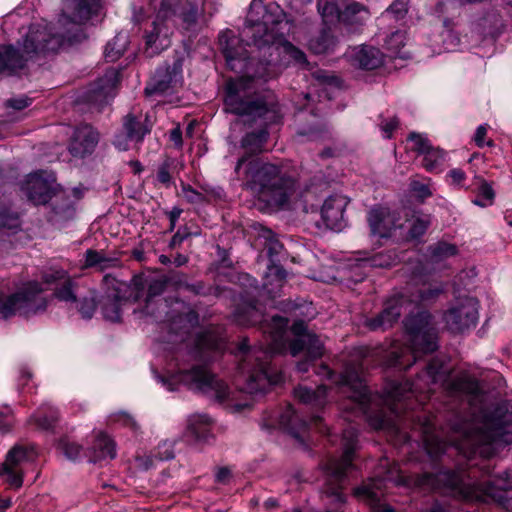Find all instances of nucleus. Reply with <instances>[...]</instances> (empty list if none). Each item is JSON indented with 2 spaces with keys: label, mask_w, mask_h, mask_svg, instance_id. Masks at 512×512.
Segmentation results:
<instances>
[{
  "label": "nucleus",
  "mask_w": 512,
  "mask_h": 512,
  "mask_svg": "<svg viewBox=\"0 0 512 512\" xmlns=\"http://www.w3.org/2000/svg\"><path fill=\"white\" fill-rule=\"evenodd\" d=\"M374 350L368 347L354 349L341 373L337 374L327 365L322 364L317 368L316 374L331 383L337 385L341 391L347 394L351 401V409L363 415L368 424L375 430L392 428L395 418H408L409 410L423 405L428 394L433 391L432 386L441 384L446 388L448 383V370L439 359H432L425 370L417 375L416 380L410 382H388L384 388L382 402L390 411L387 413L384 407H373L371 393L365 382L364 373L373 364Z\"/></svg>",
  "instance_id": "f257e3e1"
},
{
  "label": "nucleus",
  "mask_w": 512,
  "mask_h": 512,
  "mask_svg": "<svg viewBox=\"0 0 512 512\" xmlns=\"http://www.w3.org/2000/svg\"><path fill=\"white\" fill-rule=\"evenodd\" d=\"M168 287L166 275H135L131 280L134 293L133 301H138L145 290V304L141 312L155 320H164L168 330V342L180 344L176 352V361L188 357L191 361L209 362L213 354L222 352L225 342L222 337L211 331L192 336L191 332L199 325V314L195 310L175 313L168 310L167 300L158 298Z\"/></svg>",
  "instance_id": "f03ea898"
},
{
  "label": "nucleus",
  "mask_w": 512,
  "mask_h": 512,
  "mask_svg": "<svg viewBox=\"0 0 512 512\" xmlns=\"http://www.w3.org/2000/svg\"><path fill=\"white\" fill-rule=\"evenodd\" d=\"M284 20L285 13L279 5L251 2L240 35L247 46L255 47L258 52V67L253 77L269 78L276 68L307 64L305 53L286 40Z\"/></svg>",
  "instance_id": "7ed1b4c3"
},
{
  "label": "nucleus",
  "mask_w": 512,
  "mask_h": 512,
  "mask_svg": "<svg viewBox=\"0 0 512 512\" xmlns=\"http://www.w3.org/2000/svg\"><path fill=\"white\" fill-rule=\"evenodd\" d=\"M233 318L241 326L261 323L264 333L269 334L265 347H250L247 338H243L237 347L241 357L238 370L245 380L244 390L249 394L265 393L271 385L282 381V374L271 366V357L284 346L288 320L275 315L269 323H263V314L255 301L238 305Z\"/></svg>",
  "instance_id": "20e7f679"
},
{
  "label": "nucleus",
  "mask_w": 512,
  "mask_h": 512,
  "mask_svg": "<svg viewBox=\"0 0 512 512\" xmlns=\"http://www.w3.org/2000/svg\"><path fill=\"white\" fill-rule=\"evenodd\" d=\"M224 110L243 118L245 124L260 126V129L246 133L241 139V147L252 153L262 151L269 137L267 127L278 123L282 117L274 96L258 93L250 76L226 82Z\"/></svg>",
  "instance_id": "39448f33"
},
{
  "label": "nucleus",
  "mask_w": 512,
  "mask_h": 512,
  "mask_svg": "<svg viewBox=\"0 0 512 512\" xmlns=\"http://www.w3.org/2000/svg\"><path fill=\"white\" fill-rule=\"evenodd\" d=\"M244 165L247 187L256 192L258 199L267 207L276 210H294L301 206L305 208L298 181L283 172L281 167L245 154L235 165L237 175H240Z\"/></svg>",
  "instance_id": "423d86ee"
},
{
  "label": "nucleus",
  "mask_w": 512,
  "mask_h": 512,
  "mask_svg": "<svg viewBox=\"0 0 512 512\" xmlns=\"http://www.w3.org/2000/svg\"><path fill=\"white\" fill-rule=\"evenodd\" d=\"M68 34L69 30L56 31L50 24L30 25L23 41L18 42L19 48L8 45L0 49V74H14L37 55L57 52L64 41L70 39Z\"/></svg>",
  "instance_id": "0eeeda50"
},
{
  "label": "nucleus",
  "mask_w": 512,
  "mask_h": 512,
  "mask_svg": "<svg viewBox=\"0 0 512 512\" xmlns=\"http://www.w3.org/2000/svg\"><path fill=\"white\" fill-rule=\"evenodd\" d=\"M428 320L429 315L425 313L409 315L404 320L410 346L391 351L385 361L387 367L406 370L416 362L418 354L432 353L437 349V337Z\"/></svg>",
  "instance_id": "6e6552de"
},
{
  "label": "nucleus",
  "mask_w": 512,
  "mask_h": 512,
  "mask_svg": "<svg viewBox=\"0 0 512 512\" xmlns=\"http://www.w3.org/2000/svg\"><path fill=\"white\" fill-rule=\"evenodd\" d=\"M358 430L348 426L342 433L343 454L339 459H329L323 466L324 483L322 494L330 504L341 505L346 502L343 493L347 479V471L353 467V459L358 449Z\"/></svg>",
  "instance_id": "1a4fd4ad"
},
{
  "label": "nucleus",
  "mask_w": 512,
  "mask_h": 512,
  "mask_svg": "<svg viewBox=\"0 0 512 512\" xmlns=\"http://www.w3.org/2000/svg\"><path fill=\"white\" fill-rule=\"evenodd\" d=\"M178 371L167 377L155 374L156 379L168 391L173 392L178 389L179 384H183L188 389L215 397L218 401H224L229 395V387L221 379H218L208 369L201 365H192L190 369L181 367L178 363Z\"/></svg>",
  "instance_id": "9d476101"
},
{
  "label": "nucleus",
  "mask_w": 512,
  "mask_h": 512,
  "mask_svg": "<svg viewBox=\"0 0 512 512\" xmlns=\"http://www.w3.org/2000/svg\"><path fill=\"white\" fill-rule=\"evenodd\" d=\"M43 291L40 283L31 281L6 298L0 295V316L4 319L16 314L30 317L44 312L48 302Z\"/></svg>",
  "instance_id": "9b49d317"
},
{
  "label": "nucleus",
  "mask_w": 512,
  "mask_h": 512,
  "mask_svg": "<svg viewBox=\"0 0 512 512\" xmlns=\"http://www.w3.org/2000/svg\"><path fill=\"white\" fill-rule=\"evenodd\" d=\"M461 434L463 437L461 443H455V439L450 435V446H455L459 450L467 449L471 453H484L486 451L484 447L497 442L504 436V427L499 421L485 416L466 425Z\"/></svg>",
  "instance_id": "f8f14e48"
},
{
  "label": "nucleus",
  "mask_w": 512,
  "mask_h": 512,
  "mask_svg": "<svg viewBox=\"0 0 512 512\" xmlns=\"http://www.w3.org/2000/svg\"><path fill=\"white\" fill-rule=\"evenodd\" d=\"M291 331L295 339L290 343V353L292 356L305 353V359L299 361L296 366L299 372L305 373L309 370L311 362L324 354V344L315 333L307 330V324L303 320L295 321Z\"/></svg>",
  "instance_id": "ddd939ff"
},
{
  "label": "nucleus",
  "mask_w": 512,
  "mask_h": 512,
  "mask_svg": "<svg viewBox=\"0 0 512 512\" xmlns=\"http://www.w3.org/2000/svg\"><path fill=\"white\" fill-rule=\"evenodd\" d=\"M479 320V301L469 295H459L450 303V336L470 333Z\"/></svg>",
  "instance_id": "4468645a"
},
{
  "label": "nucleus",
  "mask_w": 512,
  "mask_h": 512,
  "mask_svg": "<svg viewBox=\"0 0 512 512\" xmlns=\"http://www.w3.org/2000/svg\"><path fill=\"white\" fill-rule=\"evenodd\" d=\"M33 446L16 445L6 455L5 461L0 465V476L13 488L23 485V464L36 458Z\"/></svg>",
  "instance_id": "2eb2a0df"
},
{
  "label": "nucleus",
  "mask_w": 512,
  "mask_h": 512,
  "mask_svg": "<svg viewBox=\"0 0 512 512\" xmlns=\"http://www.w3.org/2000/svg\"><path fill=\"white\" fill-rule=\"evenodd\" d=\"M262 236L265 238L264 246L270 260V264L268 265L267 272L265 274L263 288L266 289L268 293H272L274 292V288H268V285L272 284L270 282V278H273L276 282L275 288L278 289L282 286L287 276L286 270L280 265V262L284 259L285 251L283 244L271 230H264Z\"/></svg>",
  "instance_id": "dca6fc26"
},
{
  "label": "nucleus",
  "mask_w": 512,
  "mask_h": 512,
  "mask_svg": "<svg viewBox=\"0 0 512 512\" xmlns=\"http://www.w3.org/2000/svg\"><path fill=\"white\" fill-rule=\"evenodd\" d=\"M203 13L204 2L202 0H162L157 18L165 20L178 17L188 28L195 25Z\"/></svg>",
  "instance_id": "f3484780"
},
{
  "label": "nucleus",
  "mask_w": 512,
  "mask_h": 512,
  "mask_svg": "<svg viewBox=\"0 0 512 512\" xmlns=\"http://www.w3.org/2000/svg\"><path fill=\"white\" fill-rule=\"evenodd\" d=\"M55 183L54 173L39 170L27 176L23 190L26 192L28 199L35 205L46 204L57 193Z\"/></svg>",
  "instance_id": "a211bd4d"
},
{
  "label": "nucleus",
  "mask_w": 512,
  "mask_h": 512,
  "mask_svg": "<svg viewBox=\"0 0 512 512\" xmlns=\"http://www.w3.org/2000/svg\"><path fill=\"white\" fill-rule=\"evenodd\" d=\"M219 44L228 67L237 73H250L252 64L245 48L239 45V40L231 30L219 34Z\"/></svg>",
  "instance_id": "6ab92c4d"
},
{
  "label": "nucleus",
  "mask_w": 512,
  "mask_h": 512,
  "mask_svg": "<svg viewBox=\"0 0 512 512\" xmlns=\"http://www.w3.org/2000/svg\"><path fill=\"white\" fill-rule=\"evenodd\" d=\"M182 82V60L177 59L173 65H163L157 68L151 82L145 87V94H164L173 90Z\"/></svg>",
  "instance_id": "aec40b11"
},
{
  "label": "nucleus",
  "mask_w": 512,
  "mask_h": 512,
  "mask_svg": "<svg viewBox=\"0 0 512 512\" xmlns=\"http://www.w3.org/2000/svg\"><path fill=\"white\" fill-rule=\"evenodd\" d=\"M120 80V73L115 68L107 69L104 75L86 92L87 102L102 109L115 96V89Z\"/></svg>",
  "instance_id": "412c9836"
},
{
  "label": "nucleus",
  "mask_w": 512,
  "mask_h": 512,
  "mask_svg": "<svg viewBox=\"0 0 512 512\" xmlns=\"http://www.w3.org/2000/svg\"><path fill=\"white\" fill-rule=\"evenodd\" d=\"M100 8V0H68L59 19V25L82 24L96 14Z\"/></svg>",
  "instance_id": "4be33fe9"
},
{
  "label": "nucleus",
  "mask_w": 512,
  "mask_h": 512,
  "mask_svg": "<svg viewBox=\"0 0 512 512\" xmlns=\"http://www.w3.org/2000/svg\"><path fill=\"white\" fill-rule=\"evenodd\" d=\"M404 302L402 295L388 299L382 311L376 316L366 319L365 325L372 331L386 330L392 327L401 316Z\"/></svg>",
  "instance_id": "5701e85b"
},
{
  "label": "nucleus",
  "mask_w": 512,
  "mask_h": 512,
  "mask_svg": "<svg viewBox=\"0 0 512 512\" xmlns=\"http://www.w3.org/2000/svg\"><path fill=\"white\" fill-rule=\"evenodd\" d=\"M99 141L97 131L90 125H82L75 129L69 144L72 156L83 158L92 154Z\"/></svg>",
  "instance_id": "b1692460"
},
{
  "label": "nucleus",
  "mask_w": 512,
  "mask_h": 512,
  "mask_svg": "<svg viewBox=\"0 0 512 512\" xmlns=\"http://www.w3.org/2000/svg\"><path fill=\"white\" fill-rule=\"evenodd\" d=\"M348 204L342 195L329 196L321 208V216L327 228L340 231L345 226V208Z\"/></svg>",
  "instance_id": "393cba45"
},
{
  "label": "nucleus",
  "mask_w": 512,
  "mask_h": 512,
  "mask_svg": "<svg viewBox=\"0 0 512 512\" xmlns=\"http://www.w3.org/2000/svg\"><path fill=\"white\" fill-rule=\"evenodd\" d=\"M387 477H375L354 489V495L369 503L375 508V512H396L389 505H380L383 496L384 482Z\"/></svg>",
  "instance_id": "a878e982"
},
{
  "label": "nucleus",
  "mask_w": 512,
  "mask_h": 512,
  "mask_svg": "<svg viewBox=\"0 0 512 512\" xmlns=\"http://www.w3.org/2000/svg\"><path fill=\"white\" fill-rule=\"evenodd\" d=\"M425 451L432 464L436 466L442 455L446 452L447 444L435 432V426L427 418H423L419 426Z\"/></svg>",
  "instance_id": "bb28decb"
},
{
  "label": "nucleus",
  "mask_w": 512,
  "mask_h": 512,
  "mask_svg": "<svg viewBox=\"0 0 512 512\" xmlns=\"http://www.w3.org/2000/svg\"><path fill=\"white\" fill-rule=\"evenodd\" d=\"M368 223L371 235L379 238H388L392 230L401 227L395 223V216L382 207H375L369 211Z\"/></svg>",
  "instance_id": "cd10ccee"
},
{
  "label": "nucleus",
  "mask_w": 512,
  "mask_h": 512,
  "mask_svg": "<svg viewBox=\"0 0 512 512\" xmlns=\"http://www.w3.org/2000/svg\"><path fill=\"white\" fill-rule=\"evenodd\" d=\"M211 418L208 415H193L188 420V426L185 433L187 441L192 444L208 443L212 434L209 425Z\"/></svg>",
  "instance_id": "c85d7f7f"
},
{
  "label": "nucleus",
  "mask_w": 512,
  "mask_h": 512,
  "mask_svg": "<svg viewBox=\"0 0 512 512\" xmlns=\"http://www.w3.org/2000/svg\"><path fill=\"white\" fill-rule=\"evenodd\" d=\"M85 456L88 458L89 462L93 463L106 459H114L116 457L115 443L106 434L100 432L97 434Z\"/></svg>",
  "instance_id": "c756f323"
},
{
  "label": "nucleus",
  "mask_w": 512,
  "mask_h": 512,
  "mask_svg": "<svg viewBox=\"0 0 512 512\" xmlns=\"http://www.w3.org/2000/svg\"><path fill=\"white\" fill-rule=\"evenodd\" d=\"M369 18L370 12L367 6L355 1L347 3L339 16V20L350 29L364 25Z\"/></svg>",
  "instance_id": "7c9ffc66"
},
{
  "label": "nucleus",
  "mask_w": 512,
  "mask_h": 512,
  "mask_svg": "<svg viewBox=\"0 0 512 512\" xmlns=\"http://www.w3.org/2000/svg\"><path fill=\"white\" fill-rule=\"evenodd\" d=\"M123 129L130 141L139 143L150 133L151 124L147 116L142 119L141 116L137 117L130 113L123 118Z\"/></svg>",
  "instance_id": "2f4dec72"
},
{
  "label": "nucleus",
  "mask_w": 512,
  "mask_h": 512,
  "mask_svg": "<svg viewBox=\"0 0 512 512\" xmlns=\"http://www.w3.org/2000/svg\"><path fill=\"white\" fill-rule=\"evenodd\" d=\"M353 62L361 69L373 70L383 63V54L378 48L362 46L353 55Z\"/></svg>",
  "instance_id": "473e14b6"
},
{
  "label": "nucleus",
  "mask_w": 512,
  "mask_h": 512,
  "mask_svg": "<svg viewBox=\"0 0 512 512\" xmlns=\"http://www.w3.org/2000/svg\"><path fill=\"white\" fill-rule=\"evenodd\" d=\"M414 483L424 491H436L448 485V472L444 470L423 472L416 475Z\"/></svg>",
  "instance_id": "72a5a7b5"
},
{
  "label": "nucleus",
  "mask_w": 512,
  "mask_h": 512,
  "mask_svg": "<svg viewBox=\"0 0 512 512\" xmlns=\"http://www.w3.org/2000/svg\"><path fill=\"white\" fill-rule=\"evenodd\" d=\"M279 424L296 439L300 438V432L308 426L307 421L300 418L291 405H288L279 416Z\"/></svg>",
  "instance_id": "f704fd0d"
},
{
  "label": "nucleus",
  "mask_w": 512,
  "mask_h": 512,
  "mask_svg": "<svg viewBox=\"0 0 512 512\" xmlns=\"http://www.w3.org/2000/svg\"><path fill=\"white\" fill-rule=\"evenodd\" d=\"M327 387L319 385L316 390L306 386H299L294 390V396L300 402L315 407H323L326 403Z\"/></svg>",
  "instance_id": "c9c22d12"
},
{
  "label": "nucleus",
  "mask_w": 512,
  "mask_h": 512,
  "mask_svg": "<svg viewBox=\"0 0 512 512\" xmlns=\"http://www.w3.org/2000/svg\"><path fill=\"white\" fill-rule=\"evenodd\" d=\"M123 300L118 292L102 297L101 312L107 321L119 322L121 320V303Z\"/></svg>",
  "instance_id": "e433bc0d"
},
{
  "label": "nucleus",
  "mask_w": 512,
  "mask_h": 512,
  "mask_svg": "<svg viewBox=\"0 0 512 512\" xmlns=\"http://www.w3.org/2000/svg\"><path fill=\"white\" fill-rule=\"evenodd\" d=\"M129 44V37L127 33L120 32L109 41L105 47L104 55L105 59L109 62L118 60L125 52Z\"/></svg>",
  "instance_id": "4c0bfd02"
},
{
  "label": "nucleus",
  "mask_w": 512,
  "mask_h": 512,
  "mask_svg": "<svg viewBox=\"0 0 512 512\" xmlns=\"http://www.w3.org/2000/svg\"><path fill=\"white\" fill-rule=\"evenodd\" d=\"M445 161V151L432 146L422 156L421 165L422 167L431 173H438L443 171Z\"/></svg>",
  "instance_id": "58836bf2"
},
{
  "label": "nucleus",
  "mask_w": 512,
  "mask_h": 512,
  "mask_svg": "<svg viewBox=\"0 0 512 512\" xmlns=\"http://www.w3.org/2000/svg\"><path fill=\"white\" fill-rule=\"evenodd\" d=\"M336 45V39L329 29H323L320 33L311 38L309 47L315 54H324L332 51Z\"/></svg>",
  "instance_id": "ea45409f"
},
{
  "label": "nucleus",
  "mask_w": 512,
  "mask_h": 512,
  "mask_svg": "<svg viewBox=\"0 0 512 512\" xmlns=\"http://www.w3.org/2000/svg\"><path fill=\"white\" fill-rule=\"evenodd\" d=\"M21 221L18 213L0 206V232L7 235L15 234L20 230Z\"/></svg>",
  "instance_id": "a19ab883"
},
{
  "label": "nucleus",
  "mask_w": 512,
  "mask_h": 512,
  "mask_svg": "<svg viewBox=\"0 0 512 512\" xmlns=\"http://www.w3.org/2000/svg\"><path fill=\"white\" fill-rule=\"evenodd\" d=\"M450 497H460L464 500H474L478 499L480 495L478 494L477 490L474 486H471L470 484H466L464 482L457 483L456 477L453 473L450 472Z\"/></svg>",
  "instance_id": "79ce46f5"
},
{
  "label": "nucleus",
  "mask_w": 512,
  "mask_h": 512,
  "mask_svg": "<svg viewBox=\"0 0 512 512\" xmlns=\"http://www.w3.org/2000/svg\"><path fill=\"white\" fill-rule=\"evenodd\" d=\"M52 203V211L55 216L60 219H69L74 214V207L72 201L67 197L64 198L61 192H57L54 196Z\"/></svg>",
  "instance_id": "37998d69"
},
{
  "label": "nucleus",
  "mask_w": 512,
  "mask_h": 512,
  "mask_svg": "<svg viewBox=\"0 0 512 512\" xmlns=\"http://www.w3.org/2000/svg\"><path fill=\"white\" fill-rule=\"evenodd\" d=\"M58 449L70 461H77L86 454V452H84L83 447L80 444L71 441L68 438H63L59 441Z\"/></svg>",
  "instance_id": "c03bdc74"
},
{
  "label": "nucleus",
  "mask_w": 512,
  "mask_h": 512,
  "mask_svg": "<svg viewBox=\"0 0 512 512\" xmlns=\"http://www.w3.org/2000/svg\"><path fill=\"white\" fill-rule=\"evenodd\" d=\"M31 420L35 423L38 429L50 431L58 421V412L53 408H49L47 412H39L34 415Z\"/></svg>",
  "instance_id": "a18cd8bd"
},
{
  "label": "nucleus",
  "mask_w": 512,
  "mask_h": 512,
  "mask_svg": "<svg viewBox=\"0 0 512 512\" xmlns=\"http://www.w3.org/2000/svg\"><path fill=\"white\" fill-rule=\"evenodd\" d=\"M317 8L324 22L339 20L340 11L336 0H317Z\"/></svg>",
  "instance_id": "49530a36"
},
{
  "label": "nucleus",
  "mask_w": 512,
  "mask_h": 512,
  "mask_svg": "<svg viewBox=\"0 0 512 512\" xmlns=\"http://www.w3.org/2000/svg\"><path fill=\"white\" fill-rule=\"evenodd\" d=\"M407 141L411 144L410 150L417 156H423L433 146L425 134L417 132H411Z\"/></svg>",
  "instance_id": "de8ad7c7"
},
{
  "label": "nucleus",
  "mask_w": 512,
  "mask_h": 512,
  "mask_svg": "<svg viewBox=\"0 0 512 512\" xmlns=\"http://www.w3.org/2000/svg\"><path fill=\"white\" fill-rule=\"evenodd\" d=\"M406 36L403 31H395L385 39V46L394 56L404 58L401 49L405 46Z\"/></svg>",
  "instance_id": "09e8293b"
},
{
  "label": "nucleus",
  "mask_w": 512,
  "mask_h": 512,
  "mask_svg": "<svg viewBox=\"0 0 512 512\" xmlns=\"http://www.w3.org/2000/svg\"><path fill=\"white\" fill-rule=\"evenodd\" d=\"M74 287V282L68 277L59 286L55 287L54 295L60 301L75 302L77 297Z\"/></svg>",
  "instance_id": "8fccbe9b"
},
{
  "label": "nucleus",
  "mask_w": 512,
  "mask_h": 512,
  "mask_svg": "<svg viewBox=\"0 0 512 512\" xmlns=\"http://www.w3.org/2000/svg\"><path fill=\"white\" fill-rule=\"evenodd\" d=\"M407 12L408 6L404 0H394L383 12V17L399 21L405 18Z\"/></svg>",
  "instance_id": "3c124183"
},
{
  "label": "nucleus",
  "mask_w": 512,
  "mask_h": 512,
  "mask_svg": "<svg viewBox=\"0 0 512 512\" xmlns=\"http://www.w3.org/2000/svg\"><path fill=\"white\" fill-rule=\"evenodd\" d=\"M495 192L491 185L486 181H482L478 188V196L472 202L480 207H487L494 201Z\"/></svg>",
  "instance_id": "603ef678"
},
{
  "label": "nucleus",
  "mask_w": 512,
  "mask_h": 512,
  "mask_svg": "<svg viewBox=\"0 0 512 512\" xmlns=\"http://www.w3.org/2000/svg\"><path fill=\"white\" fill-rule=\"evenodd\" d=\"M174 456V442L165 440L157 446L152 458L160 461H167L173 459Z\"/></svg>",
  "instance_id": "864d4df0"
},
{
  "label": "nucleus",
  "mask_w": 512,
  "mask_h": 512,
  "mask_svg": "<svg viewBox=\"0 0 512 512\" xmlns=\"http://www.w3.org/2000/svg\"><path fill=\"white\" fill-rule=\"evenodd\" d=\"M68 277L64 269H50L44 272L42 279L45 284L57 287Z\"/></svg>",
  "instance_id": "5fc2aeb1"
},
{
  "label": "nucleus",
  "mask_w": 512,
  "mask_h": 512,
  "mask_svg": "<svg viewBox=\"0 0 512 512\" xmlns=\"http://www.w3.org/2000/svg\"><path fill=\"white\" fill-rule=\"evenodd\" d=\"M186 291L191 292L194 295H201V296H207V295H220V288L219 287H206L202 281H197L195 283H189L186 285Z\"/></svg>",
  "instance_id": "6e6d98bb"
},
{
  "label": "nucleus",
  "mask_w": 512,
  "mask_h": 512,
  "mask_svg": "<svg viewBox=\"0 0 512 512\" xmlns=\"http://www.w3.org/2000/svg\"><path fill=\"white\" fill-rule=\"evenodd\" d=\"M443 292H444V287H442V286L434 287V288L420 289L418 291V296H417V299H415V301H417L418 303L432 302L436 298H438V296Z\"/></svg>",
  "instance_id": "4d7b16f0"
},
{
  "label": "nucleus",
  "mask_w": 512,
  "mask_h": 512,
  "mask_svg": "<svg viewBox=\"0 0 512 512\" xmlns=\"http://www.w3.org/2000/svg\"><path fill=\"white\" fill-rule=\"evenodd\" d=\"M182 193L184 198L191 204H203L207 202L206 196L196 191L190 185H182Z\"/></svg>",
  "instance_id": "13d9d810"
},
{
  "label": "nucleus",
  "mask_w": 512,
  "mask_h": 512,
  "mask_svg": "<svg viewBox=\"0 0 512 512\" xmlns=\"http://www.w3.org/2000/svg\"><path fill=\"white\" fill-rule=\"evenodd\" d=\"M428 226L429 220L427 218H416L409 230L410 237L414 239L420 238L422 235H424Z\"/></svg>",
  "instance_id": "bf43d9fd"
},
{
  "label": "nucleus",
  "mask_w": 512,
  "mask_h": 512,
  "mask_svg": "<svg viewBox=\"0 0 512 512\" xmlns=\"http://www.w3.org/2000/svg\"><path fill=\"white\" fill-rule=\"evenodd\" d=\"M112 421L119 422L122 425L129 427L132 431L138 432L139 425L136 420L126 412H118L111 416Z\"/></svg>",
  "instance_id": "052dcab7"
},
{
  "label": "nucleus",
  "mask_w": 512,
  "mask_h": 512,
  "mask_svg": "<svg viewBox=\"0 0 512 512\" xmlns=\"http://www.w3.org/2000/svg\"><path fill=\"white\" fill-rule=\"evenodd\" d=\"M477 273L474 267L462 270L457 276H455V286L466 287L472 283V280L476 277Z\"/></svg>",
  "instance_id": "680f3d73"
},
{
  "label": "nucleus",
  "mask_w": 512,
  "mask_h": 512,
  "mask_svg": "<svg viewBox=\"0 0 512 512\" xmlns=\"http://www.w3.org/2000/svg\"><path fill=\"white\" fill-rule=\"evenodd\" d=\"M168 286H172L177 290L184 289L186 290V285H188V281L184 274L179 272H172L166 275Z\"/></svg>",
  "instance_id": "e2e57ef3"
},
{
  "label": "nucleus",
  "mask_w": 512,
  "mask_h": 512,
  "mask_svg": "<svg viewBox=\"0 0 512 512\" xmlns=\"http://www.w3.org/2000/svg\"><path fill=\"white\" fill-rule=\"evenodd\" d=\"M79 312L81 313L82 317L85 319L92 318L95 309H96V303L93 298H83L79 305Z\"/></svg>",
  "instance_id": "0e129e2a"
},
{
  "label": "nucleus",
  "mask_w": 512,
  "mask_h": 512,
  "mask_svg": "<svg viewBox=\"0 0 512 512\" xmlns=\"http://www.w3.org/2000/svg\"><path fill=\"white\" fill-rule=\"evenodd\" d=\"M31 104V99L26 96L11 98L6 101V106L15 110H22Z\"/></svg>",
  "instance_id": "69168bd1"
},
{
  "label": "nucleus",
  "mask_w": 512,
  "mask_h": 512,
  "mask_svg": "<svg viewBox=\"0 0 512 512\" xmlns=\"http://www.w3.org/2000/svg\"><path fill=\"white\" fill-rule=\"evenodd\" d=\"M399 121L396 117L389 120H384L380 123V128L384 133V137L389 139L392 136L393 131L397 128Z\"/></svg>",
  "instance_id": "338daca9"
},
{
  "label": "nucleus",
  "mask_w": 512,
  "mask_h": 512,
  "mask_svg": "<svg viewBox=\"0 0 512 512\" xmlns=\"http://www.w3.org/2000/svg\"><path fill=\"white\" fill-rule=\"evenodd\" d=\"M103 253L96 250L88 249L85 253V265L87 267L99 266Z\"/></svg>",
  "instance_id": "774afa93"
}]
</instances>
